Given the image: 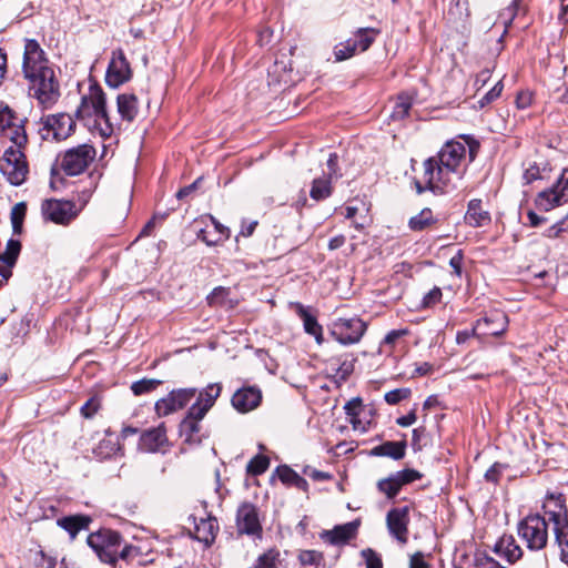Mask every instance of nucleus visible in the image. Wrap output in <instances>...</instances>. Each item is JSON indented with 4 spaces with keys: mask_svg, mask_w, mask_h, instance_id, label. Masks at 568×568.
I'll list each match as a JSON object with an SVG mask.
<instances>
[{
    "mask_svg": "<svg viewBox=\"0 0 568 568\" xmlns=\"http://www.w3.org/2000/svg\"><path fill=\"white\" fill-rule=\"evenodd\" d=\"M132 78L131 65L122 49L112 52L105 81L111 88H119Z\"/></svg>",
    "mask_w": 568,
    "mask_h": 568,
    "instance_id": "obj_16",
    "label": "nucleus"
},
{
    "mask_svg": "<svg viewBox=\"0 0 568 568\" xmlns=\"http://www.w3.org/2000/svg\"><path fill=\"white\" fill-rule=\"evenodd\" d=\"M495 551L509 562H515L523 555L521 548L515 542L513 537L501 538L497 542Z\"/></svg>",
    "mask_w": 568,
    "mask_h": 568,
    "instance_id": "obj_31",
    "label": "nucleus"
},
{
    "mask_svg": "<svg viewBox=\"0 0 568 568\" xmlns=\"http://www.w3.org/2000/svg\"><path fill=\"white\" fill-rule=\"evenodd\" d=\"M523 0H513L511 4L506 9L503 16H507L508 20L511 21L517 12L521 8Z\"/></svg>",
    "mask_w": 568,
    "mask_h": 568,
    "instance_id": "obj_59",
    "label": "nucleus"
},
{
    "mask_svg": "<svg viewBox=\"0 0 568 568\" xmlns=\"http://www.w3.org/2000/svg\"><path fill=\"white\" fill-rule=\"evenodd\" d=\"M479 145L469 141H449L438 152L423 163V173L415 179L417 193L432 191L449 193L456 190L473 162Z\"/></svg>",
    "mask_w": 568,
    "mask_h": 568,
    "instance_id": "obj_1",
    "label": "nucleus"
},
{
    "mask_svg": "<svg viewBox=\"0 0 568 568\" xmlns=\"http://www.w3.org/2000/svg\"><path fill=\"white\" fill-rule=\"evenodd\" d=\"M196 395V388H180L172 390L166 397L155 403L159 416H168L182 409Z\"/></svg>",
    "mask_w": 568,
    "mask_h": 568,
    "instance_id": "obj_17",
    "label": "nucleus"
},
{
    "mask_svg": "<svg viewBox=\"0 0 568 568\" xmlns=\"http://www.w3.org/2000/svg\"><path fill=\"white\" fill-rule=\"evenodd\" d=\"M270 466V459L264 455L254 456L247 464V473L252 475H261L266 471Z\"/></svg>",
    "mask_w": 568,
    "mask_h": 568,
    "instance_id": "obj_45",
    "label": "nucleus"
},
{
    "mask_svg": "<svg viewBox=\"0 0 568 568\" xmlns=\"http://www.w3.org/2000/svg\"><path fill=\"white\" fill-rule=\"evenodd\" d=\"M357 530L355 523L336 526L332 530L324 531L322 538L332 545H342L352 539Z\"/></svg>",
    "mask_w": 568,
    "mask_h": 568,
    "instance_id": "obj_27",
    "label": "nucleus"
},
{
    "mask_svg": "<svg viewBox=\"0 0 568 568\" xmlns=\"http://www.w3.org/2000/svg\"><path fill=\"white\" fill-rule=\"evenodd\" d=\"M277 474L282 483L290 486H294L303 491L307 490L308 483L306 481V479L300 476L295 470H293L288 466L278 467Z\"/></svg>",
    "mask_w": 568,
    "mask_h": 568,
    "instance_id": "obj_36",
    "label": "nucleus"
},
{
    "mask_svg": "<svg viewBox=\"0 0 568 568\" xmlns=\"http://www.w3.org/2000/svg\"><path fill=\"white\" fill-rule=\"evenodd\" d=\"M409 568H430V566L425 561L424 554L418 551L410 556Z\"/></svg>",
    "mask_w": 568,
    "mask_h": 568,
    "instance_id": "obj_57",
    "label": "nucleus"
},
{
    "mask_svg": "<svg viewBox=\"0 0 568 568\" xmlns=\"http://www.w3.org/2000/svg\"><path fill=\"white\" fill-rule=\"evenodd\" d=\"M379 30L375 28H359L354 33L355 39H352L356 52H365L373 44Z\"/></svg>",
    "mask_w": 568,
    "mask_h": 568,
    "instance_id": "obj_32",
    "label": "nucleus"
},
{
    "mask_svg": "<svg viewBox=\"0 0 568 568\" xmlns=\"http://www.w3.org/2000/svg\"><path fill=\"white\" fill-rule=\"evenodd\" d=\"M504 85L501 81H498L479 101L480 108L495 101L501 93Z\"/></svg>",
    "mask_w": 568,
    "mask_h": 568,
    "instance_id": "obj_50",
    "label": "nucleus"
},
{
    "mask_svg": "<svg viewBox=\"0 0 568 568\" xmlns=\"http://www.w3.org/2000/svg\"><path fill=\"white\" fill-rule=\"evenodd\" d=\"M462 260H463V256H462V253L458 252L456 255H454L450 260H449V265L452 266V268L454 270V272L460 276L462 274Z\"/></svg>",
    "mask_w": 568,
    "mask_h": 568,
    "instance_id": "obj_62",
    "label": "nucleus"
},
{
    "mask_svg": "<svg viewBox=\"0 0 568 568\" xmlns=\"http://www.w3.org/2000/svg\"><path fill=\"white\" fill-rule=\"evenodd\" d=\"M409 334L408 328L393 329L386 334L383 339V345L388 346L393 349L397 343V341L404 336Z\"/></svg>",
    "mask_w": 568,
    "mask_h": 568,
    "instance_id": "obj_49",
    "label": "nucleus"
},
{
    "mask_svg": "<svg viewBox=\"0 0 568 568\" xmlns=\"http://www.w3.org/2000/svg\"><path fill=\"white\" fill-rule=\"evenodd\" d=\"M406 442H385L371 450L372 456L389 457L399 460L405 456Z\"/></svg>",
    "mask_w": 568,
    "mask_h": 568,
    "instance_id": "obj_29",
    "label": "nucleus"
},
{
    "mask_svg": "<svg viewBox=\"0 0 568 568\" xmlns=\"http://www.w3.org/2000/svg\"><path fill=\"white\" fill-rule=\"evenodd\" d=\"M90 521L87 516H69L59 519L58 524L74 538L80 530L88 528Z\"/></svg>",
    "mask_w": 568,
    "mask_h": 568,
    "instance_id": "obj_35",
    "label": "nucleus"
},
{
    "mask_svg": "<svg viewBox=\"0 0 568 568\" xmlns=\"http://www.w3.org/2000/svg\"><path fill=\"white\" fill-rule=\"evenodd\" d=\"M298 560L302 567L324 568L323 555L316 550H302Z\"/></svg>",
    "mask_w": 568,
    "mask_h": 568,
    "instance_id": "obj_41",
    "label": "nucleus"
},
{
    "mask_svg": "<svg viewBox=\"0 0 568 568\" xmlns=\"http://www.w3.org/2000/svg\"><path fill=\"white\" fill-rule=\"evenodd\" d=\"M121 535L113 530H100L88 537V545L95 551L101 561L115 565L118 549L121 546Z\"/></svg>",
    "mask_w": 568,
    "mask_h": 568,
    "instance_id": "obj_7",
    "label": "nucleus"
},
{
    "mask_svg": "<svg viewBox=\"0 0 568 568\" xmlns=\"http://www.w3.org/2000/svg\"><path fill=\"white\" fill-rule=\"evenodd\" d=\"M490 79V70L489 69H485L483 71H480L477 75H476V79H475V85H477L478 88H481L486 84V82Z\"/></svg>",
    "mask_w": 568,
    "mask_h": 568,
    "instance_id": "obj_64",
    "label": "nucleus"
},
{
    "mask_svg": "<svg viewBox=\"0 0 568 568\" xmlns=\"http://www.w3.org/2000/svg\"><path fill=\"white\" fill-rule=\"evenodd\" d=\"M77 118L91 132L98 133L101 136H110L113 132V126L106 112L105 94L97 84L90 85L89 92L82 97L77 110Z\"/></svg>",
    "mask_w": 568,
    "mask_h": 568,
    "instance_id": "obj_3",
    "label": "nucleus"
},
{
    "mask_svg": "<svg viewBox=\"0 0 568 568\" xmlns=\"http://www.w3.org/2000/svg\"><path fill=\"white\" fill-rule=\"evenodd\" d=\"M417 417H416V413L415 410L413 409L412 412H409L407 415H404V416H400L397 418L396 423L402 426V427H408L410 425H413L415 422H416Z\"/></svg>",
    "mask_w": 568,
    "mask_h": 568,
    "instance_id": "obj_58",
    "label": "nucleus"
},
{
    "mask_svg": "<svg viewBox=\"0 0 568 568\" xmlns=\"http://www.w3.org/2000/svg\"><path fill=\"white\" fill-rule=\"evenodd\" d=\"M437 217L428 207L423 209L418 214L412 216L408 226L412 231L420 232L427 230L437 223Z\"/></svg>",
    "mask_w": 568,
    "mask_h": 568,
    "instance_id": "obj_34",
    "label": "nucleus"
},
{
    "mask_svg": "<svg viewBox=\"0 0 568 568\" xmlns=\"http://www.w3.org/2000/svg\"><path fill=\"white\" fill-rule=\"evenodd\" d=\"M412 392L409 388H396L389 390L385 394V402L389 405H396L399 402L407 399L410 396Z\"/></svg>",
    "mask_w": 568,
    "mask_h": 568,
    "instance_id": "obj_47",
    "label": "nucleus"
},
{
    "mask_svg": "<svg viewBox=\"0 0 568 568\" xmlns=\"http://www.w3.org/2000/svg\"><path fill=\"white\" fill-rule=\"evenodd\" d=\"M262 400V392L254 386L243 387L236 390L232 397L233 407L240 413L255 409Z\"/></svg>",
    "mask_w": 568,
    "mask_h": 568,
    "instance_id": "obj_20",
    "label": "nucleus"
},
{
    "mask_svg": "<svg viewBox=\"0 0 568 568\" xmlns=\"http://www.w3.org/2000/svg\"><path fill=\"white\" fill-rule=\"evenodd\" d=\"M222 386L219 383L209 384L203 388L197 396L196 402L190 407L192 414L204 417L206 413L213 407L215 400L220 396Z\"/></svg>",
    "mask_w": 568,
    "mask_h": 568,
    "instance_id": "obj_22",
    "label": "nucleus"
},
{
    "mask_svg": "<svg viewBox=\"0 0 568 568\" xmlns=\"http://www.w3.org/2000/svg\"><path fill=\"white\" fill-rule=\"evenodd\" d=\"M465 221L473 227H481L490 222V214L483 209L481 200L474 199L469 201Z\"/></svg>",
    "mask_w": 568,
    "mask_h": 568,
    "instance_id": "obj_26",
    "label": "nucleus"
},
{
    "mask_svg": "<svg viewBox=\"0 0 568 568\" xmlns=\"http://www.w3.org/2000/svg\"><path fill=\"white\" fill-rule=\"evenodd\" d=\"M27 213V205L23 202L17 203L11 210V224L14 234L22 231L23 220Z\"/></svg>",
    "mask_w": 568,
    "mask_h": 568,
    "instance_id": "obj_42",
    "label": "nucleus"
},
{
    "mask_svg": "<svg viewBox=\"0 0 568 568\" xmlns=\"http://www.w3.org/2000/svg\"><path fill=\"white\" fill-rule=\"evenodd\" d=\"M542 179L541 170L536 164L530 165L524 172V180L526 183H531L536 180Z\"/></svg>",
    "mask_w": 568,
    "mask_h": 568,
    "instance_id": "obj_56",
    "label": "nucleus"
},
{
    "mask_svg": "<svg viewBox=\"0 0 568 568\" xmlns=\"http://www.w3.org/2000/svg\"><path fill=\"white\" fill-rule=\"evenodd\" d=\"M0 135L8 138L16 145H26L28 141L22 121L3 103H0Z\"/></svg>",
    "mask_w": 568,
    "mask_h": 568,
    "instance_id": "obj_15",
    "label": "nucleus"
},
{
    "mask_svg": "<svg viewBox=\"0 0 568 568\" xmlns=\"http://www.w3.org/2000/svg\"><path fill=\"white\" fill-rule=\"evenodd\" d=\"M204 417H200L192 414V409L189 408L186 417L180 424V435L183 440L190 445H197L201 443V425L200 422Z\"/></svg>",
    "mask_w": 568,
    "mask_h": 568,
    "instance_id": "obj_23",
    "label": "nucleus"
},
{
    "mask_svg": "<svg viewBox=\"0 0 568 568\" xmlns=\"http://www.w3.org/2000/svg\"><path fill=\"white\" fill-rule=\"evenodd\" d=\"M75 126L73 118L68 113H58L47 116L42 131L44 138L52 134L57 141L65 140L69 138Z\"/></svg>",
    "mask_w": 568,
    "mask_h": 568,
    "instance_id": "obj_19",
    "label": "nucleus"
},
{
    "mask_svg": "<svg viewBox=\"0 0 568 568\" xmlns=\"http://www.w3.org/2000/svg\"><path fill=\"white\" fill-rule=\"evenodd\" d=\"M20 251V241L10 239L4 252L0 253V286L11 277Z\"/></svg>",
    "mask_w": 568,
    "mask_h": 568,
    "instance_id": "obj_21",
    "label": "nucleus"
},
{
    "mask_svg": "<svg viewBox=\"0 0 568 568\" xmlns=\"http://www.w3.org/2000/svg\"><path fill=\"white\" fill-rule=\"evenodd\" d=\"M168 442L166 432L163 425L144 432L140 437L139 447L141 450L154 453L160 450Z\"/></svg>",
    "mask_w": 568,
    "mask_h": 568,
    "instance_id": "obj_25",
    "label": "nucleus"
},
{
    "mask_svg": "<svg viewBox=\"0 0 568 568\" xmlns=\"http://www.w3.org/2000/svg\"><path fill=\"white\" fill-rule=\"evenodd\" d=\"M24 145H11L0 159V171L12 185H21L28 175L29 168L22 152Z\"/></svg>",
    "mask_w": 568,
    "mask_h": 568,
    "instance_id": "obj_5",
    "label": "nucleus"
},
{
    "mask_svg": "<svg viewBox=\"0 0 568 568\" xmlns=\"http://www.w3.org/2000/svg\"><path fill=\"white\" fill-rule=\"evenodd\" d=\"M291 308H293L296 313V315L302 320L304 331L311 335L316 329L322 327L320 323L317 322L316 317L311 313L308 307H305L300 302H292L290 304Z\"/></svg>",
    "mask_w": 568,
    "mask_h": 568,
    "instance_id": "obj_33",
    "label": "nucleus"
},
{
    "mask_svg": "<svg viewBox=\"0 0 568 568\" xmlns=\"http://www.w3.org/2000/svg\"><path fill=\"white\" fill-rule=\"evenodd\" d=\"M568 202V168L561 170L556 182L549 187L539 192L535 199L536 207L539 211L549 212L552 209Z\"/></svg>",
    "mask_w": 568,
    "mask_h": 568,
    "instance_id": "obj_8",
    "label": "nucleus"
},
{
    "mask_svg": "<svg viewBox=\"0 0 568 568\" xmlns=\"http://www.w3.org/2000/svg\"><path fill=\"white\" fill-rule=\"evenodd\" d=\"M235 527L237 535L261 540L263 538V527L258 508L252 503H242L236 510Z\"/></svg>",
    "mask_w": 568,
    "mask_h": 568,
    "instance_id": "obj_9",
    "label": "nucleus"
},
{
    "mask_svg": "<svg viewBox=\"0 0 568 568\" xmlns=\"http://www.w3.org/2000/svg\"><path fill=\"white\" fill-rule=\"evenodd\" d=\"M377 489L387 498L393 499L399 493L402 486L397 480L395 474H390L388 477L379 479L377 481Z\"/></svg>",
    "mask_w": 568,
    "mask_h": 568,
    "instance_id": "obj_39",
    "label": "nucleus"
},
{
    "mask_svg": "<svg viewBox=\"0 0 568 568\" xmlns=\"http://www.w3.org/2000/svg\"><path fill=\"white\" fill-rule=\"evenodd\" d=\"M474 568H505L494 558L486 555H477L474 561Z\"/></svg>",
    "mask_w": 568,
    "mask_h": 568,
    "instance_id": "obj_51",
    "label": "nucleus"
},
{
    "mask_svg": "<svg viewBox=\"0 0 568 568\" xmlns=\"http://www.w3.org/2000/svg\"><path fill=\"white\" fill-rule=\"evenodd\" d=\"M22 72L29 82L30 95L43 108H51L57 103L61 95L60 83L37 40H26Z\"/></svg>",
    "mask_w": 568,
    "mask_h": 568,
    "instance_id": "obj_2",
    "label": "nucleus"
},
{
    "mask_svg": "<svg viewBox=\"0 0 568 568\" xmlns=\"http://www.w3.org/2000/svg\"><path fill=\"white\" fill-rule=\"evenodd\" d=\"M344 409L348 418L359 416L362 410V400L359 398H353L345 404Z\"/></svg>",
    "mask_w": 568,
    "mask_h": 568,
    "instance_id": "obj_55",
    "label": "nucleus"
},
{
    "mask_svg": "<svg viewBox=\"0 0 568 568\" xmlns=\"http://www.w3.org/2000/svg\"><path fill=\"white\" fill-rule=\"evenodd\" d=\"M161 384L160 379L154 378H143L138 382H134L131 385V390L134 395L140 396L143 394L151 393Z\"/></svg>",
    "mask_w": 568,
    "mask_h": 568,
    "instance_id": "obj_43",
    "label": "nucleus"
},
{
    "mask_svg": "<svg viewBox=\"0 0 568 568\" xmlns=\"http://www.w3.org/2000/svg\"><path fill=\"white\" fill-rule=\"evenodd\" d=\"M413 105V98L406 93H402L397 97L394 104L390 118L393 120H402L408 115V112Z\"/></svg>",
    "mask_w": 568,
    "mask_h": 568,
    "instance_id": "obj_38",
    "label": "nucleus"
},
{
    "mask_svg": "<svg viewBox=\"0 0 568 568\" xmlns=\"http://www.w3.org/2000/svg\"><path fill=\"white\" fill-rule=\"evenodd\" d=\"M442 291L439 287H434L430 290L423 298L422 305L423 307H430L435 304L439 303L442 300Z\"/></svg>",
    "mask_w": 568,
    "mask_h": 568,
    "instance_id": "obj_54",
    "label": "nucleus"
},
{
    "mask_svg": "<svg viewBox=\"0 0 568 568\" xmlns=\"http://www.w3.org/2000/svg\"><path fill=\"white\" fill-rule=\"evenodd\" d=\"M97 150L93 145L83 143L68 149L60 156V168L68 175H78L83 173L95 160Z\"/></svg>",
    "mask_w": 568,
    "mask_h": 568,
    "instance_id": "obj_6",
    "label": "nucleus"
},
{
    "mask_svg": "<svg viewBox=\"0 0 568 568\" xmlns=\"http://www.w3.org/2000/svg\"><path fill=\"white\" fill-rule=\"evenodd\" d=\"M98 185V178L92 173L89 174L84 180L80 182V185L77 187L75 196H77V209H80V212L84 209V206L89 203L94 190Z\"/></svg>",
    "mask_w": 568,
    "mask_h": 568,
    "instance_id": "obj_30",
    "label": "nucleus"
},
{
    "mask_svg": "<svg viewBox=\"0 0 568 568\" xmlns=\"http://www.w3.org/2000/svg\"><path fill=\"white\" fill-rule=\"evenodd\" d=\"M490 322L496 323V327L486 329L483 335L499 336L504 334L508 326V317L505 313L495 311L481 320H478L471 329L458 331L456 334V343L462 345L465 344L469 338L479 336L484 325H488Z\"/></svg>",
    "mask_w": 568,
    "mask_h": 568,
    "instance_id": "obj_12",
    "label": "nucleus"
},
{
    "mask_svg": "<svg viewBox=\"0 0 568 568\" xmlns=\"http://www.w3.org/2000/svg\"><path fill=\"white\" fill-rule=\"evenodd\" d=\"M394 474L402 487L407 484H410L415 480H418L423 477V475L418 470L410 469V468L403 469V470L396 471Z\"/></svg>",
    "mask_w": 568,
    "mask_h": 568,
    "instance_id": "obj_48",
    "label": "nucleus"
},
{
    "mask_svg": "<svg viewBox=\"0 0 568 568\" xmlns=\"http://www.w3.org/2000/svg\"><path fill=\"white\" fill-rule=\"evenodd\" d=\"M423 435H424L423 428H416L413 430L412 446H413L414 450L422 449L420 439H422Z\"/></svg>",
    "mask_w": 568,
    "mask_h": 568,
    "instance_id": "obj_63",
    "label": "nucleus"
},
{
    "mask_svg": "<svg viewBox=\"0 0 568 568\" xmlns=\"http://www.w3.org/2000/svg\"><path fill=\"white\" fill-rule=\"evenodd\" d=\"M100 408V402L95 397L89 398L81 407V415L84 418H91Z\"/></svg>",
    "mask_w": 568,
    "mask_h": 568,
    "instance_id": "obj_53",
    "label": "nucleus"
},
{
    "mask_svg": "<svg viewBox=\"0 0 568 568\" xmlns=\"http://www.w3.org/2000/svg\"><path fill=\"white\" fill-rule=\"evenodd\" d=\"M280 560V551L276 548H270L260 555L255 564L250 568H275Z\"/></svg>",
    "mask_w": 568,
    "mask_h": 568,
    "instance_id": "obj_40",
    "label": "nucleus"
},
{
    "mask_svg": "<svg viewBox=\"0 0 568 568\" xmlns=\"http://www.w3.org/2000/svg\"><path fill=\"white\" fill-rule=\"evenodd\" d=\"M194 523V537L201 542H204L206 546H210L219 530V525L215 518L207 516L206 518L201 517L199 520L195 516H193Z\"/></svg>",
    "mask_w": 568,
    "mask_h": 568,
    "instance_id": "obj_24",
    "label": "nucleus"
},
{
    "mask_svg": "<svg viewBox=\"0 0 568 568\" xmlns=\"http://www.w3.org/2000/svg\"><path fill=\"white\" fill-rule=\"evenodd\" d=\"M356 54V50L353 45L352 39L341 42L334 48V57L336 61L347 60Z\"/></svg>",
    "mask_w": 568,
    "mask_h": 568,
    "instance_id": "obj_44",
    "label": "nucleus"
},
{
    "mask_svg": "<svg viewBox=\"0 0 568 568\" xmlns=\"http://www.w3.org/2000/svg\"><path fill=\"white\" fill-rule=\"evenodd\" d=\"M362 557L365 559L367 568H382L383 562L381 557L372 549H364Z\"/></svg>",
    "mask_w": 568,
    "mask_h": 568,
    "instance_id": "obj_52",
    "label": "nucleus"
},
{
    "mask_svg": "<svg viewBox=\"0 0 568 568\" xmlns=\"http://www.w3.org/2000/svg\"><path fill=\"white\" fill-rule=\"evenodd\" d=\"M118 112L122 120L132 122L139 113L138 98L131 93L119 94L116 99Z\"/></svg>",
    "mask_w": 568,
    "mask_h": 568,
    "instance_id": "obj_28",
    "label": "nucleus"
},
{
    "mask_svg": "<svg viewBox=\"0 0 568 568\" xmlns=\"http://www.w3.org/2000/svg\"><path fill=\"white\" fill-rule=\"evenodd\" d=\"M41 212L44 220L67 225L78 216L80 209L73 201L49 199L42 202Z\"/></svg>",
    "mask_w": 568,
    "mask_h": 568,
    "instance_id": "obj_13",
    "label": "nucleus"
},
{
    "mask_svg": "<svg viewBox=\"0 0 568 568\" xmlns=\"http://www.w3.org/2000/svg\"><path fill=\"white\" fill-rule=\"evenodd\" d=\"M542 513L541 517L546 518L552 532L568 529V510L562 494H547L542 503Z\"/></svg>",
    "mask_w": 568,
    "mask_h": 568,
    "instance_id": "obj_10",
    "label": "nucleus"
},
{
    "mask_svg": "<svg viewBox=\"0 0 568 568\" xmlns=\"http://www.w3.org/2000/svg\"><path fill=\"white\" fill-rule=\"evenodd\" d=\"M386 525L390 536L405 545L408 540L409 508L407 506L392 508L386 515Z\"/></svg>",
    "mask_w": 568,
    "mask_h": 568,
    "instance_id": "obj_18",
    "label": "nucleus"
},
{
    "mask_svg": "<svg viewBox=\"0 0 568 568\" xmlns=\"http://www.w3.org/2000/svg\"><path fill=\"white\" fill-rule=\"evenodd\" d=\"M499 474H500V465L499 464H494L486 473H485V478L488 480V481H493V483H496L498 481V478H499Z\"/></svg>",
    "mask_w": 568,
    "mask_h": 568,
    "instance_id": "obj_60",
    "label": "nucleus"
},
{
    "mask_svg": "<svg viewBox=\"0 0 568 568\" xmlns=\"http://www.w3.org/2000/svg\"><path fill=\"white\" fill-rule=\"evenodd\" d=\"M341 176L337 168V155L331 153L327 159V172H324L321 176L316 178L312 182L310 196L314 201H323L332 195L333 180H337Z\"/></svg>",
    "mask_w": 568,
    "mask_h": 568,
    "instance_id": "obj_14",
    "label": "nucleus"
},
{
    "mask_svg": "<svg viewBox=\"0 0 568 568\" xmlns=\"http://www.w3.org/2000/svg\"><path fill=\"white\" fill-rule=\"evenodd\" d=\"M213 225H214V230H215V233L217 234V237L216 239H210L207 235H206V231L205 230H201L197 234V237L203 241L206 245L209 246H213V245H216L219 244L220 242H222L223 240H226L229 239L230 236V230L222 225L215 217L213 216H210Z\"/></svg>",
    "mask_w": 568,
    "mask_h": 568,
    "instance_id": "obj_37",
    "label": "nucleus"
},
{
    "mask_svg": "<svg viewBox=\"0 0 568 568\" xmlns=\"http://www.w3.org/2000/svg\"><path fill=\"white\" fill-rule=\"evenodd\" d=\"M230 295V290L223 286L215 287L206 297L209 305L222 306Z\"/></svg>",
    "mask_w": 568,
    "mask_h": 568,
    "instance_id": "obj_46",
    "label": "nucleus"
},
{
    "mask_svg": "<svg viewBox=\"0 0 568 568\" xmlns=\"http://www.w3.org/2000/svg\"><path fill=\"white\" fill-rule=\"evenodd\" d=\"M531 94L527 92H523L517 95L516 103L519 109H526L531 104Z\"/></svg>",
    "mask_w": 568,
    "mask_h": 568,
    "instance_id": "obj_61",
    "label": "nucleus"
},
{
    "mask_svg": "<svg viewBox=\"0 0 568 568\" xmlns=\"http://www.w3.org/2000/svg\"><path fill=\"white\" fill-rule=\"evenodd\" d=\"M366 331V324L358 317L337 318L332 325L331 335L343 345L356 344Z\"/></svg>",
    "mask_w": 568,
    "mask_h": 568,
    "instance_id": "obj_11",
    "label": "nucleus"
},
{
    "mask_svg": "<svg viewBox=\"0 0 568 568\" xmlns=\"http://www.w3.org/2000/svg\"><path fill=\"white\" fill-rule=\"evenodd\" d=\"M549 524L541 515H528L518 524V535L530 550H541L549 539Z\"/></svg>",
    "mask_w": 568,
    "mask_h": 568,
    "instance_id": "obj_4",
    "label": "nucleus"
}]
</instances>
